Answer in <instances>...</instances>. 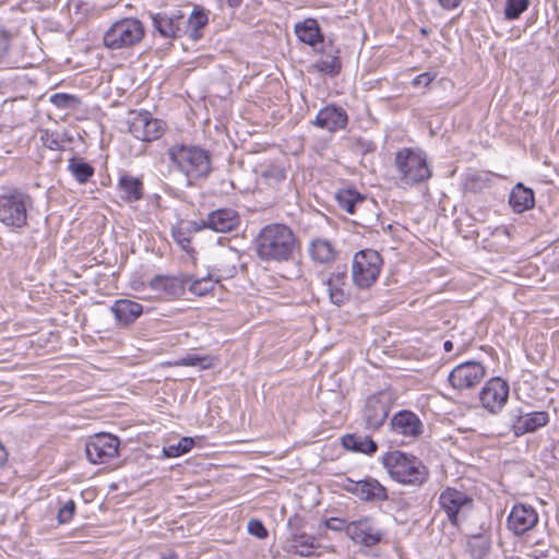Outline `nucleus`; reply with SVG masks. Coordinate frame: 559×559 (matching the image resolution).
I'll return each instance as SVG.
<instances>
[{
  "mask_svg": "<svg viewBox=\"0 0 559 559\" xmlns=\"http://www.w3.org/2000/svg\"><path fill=\"white\" fill-rule=\"evenodd\" d=\"M509 204L516 213H523L535 204L534 191L523 183H518L509 195Z\"/></svg>",
  "mask_w": 559,
  "mask_h": 559,
  "instance_id": "obj_32",
  "label": "nucleus"
},
{
  "mask_svg": "<svg viewBox=\"0 0 559 559\" xmlns=\"http://www.w3.org/2000/svg\"><path fill=\"white\" fill-rule=\"evenodd\" d=\"M346 534L355 544L365 547L378 545L384 536V533L376 526L373 519L370 516H362L349 522L346 527Z\"/></svg>",
  "mask_w": 559,
  "mask_h": 559,
  "instance_id": "obj_15",
  "label": "nucleus"
},
{
  "mask_svg": "<svg viewBox=\"0 0 559 559\" xmlns=\"http://www.w3.org/2000/svg\"><path fill=\"white\" fill-rule=\"evenodd\" d=\"M144 27L140 20L122 19L114 23L104 34V44L110 49L131 47L142 40Z\"/></svg>",
  "mask_w": 559,
  "mask_h": 559,
  "instance_id": "obj_9",
  "label": "nucleus"
},
{
  "mask_svg": "<svg viewBox=\"0 0 559 559\" xmlns=\"http://www.w3.org/2000/svg\"><path fill=\"white\" fill-rule=\"evenodd\" d=\"M116 190L124 203H135L144 198V183L141 177H135L128 171H121L116 185Z\"/></svg>",
  "mask_w": 559,
  "mask_h": 559,
  "instance_id": "obj_25",
  "label": "nucleus"
},
{
  "mask_svg": "<svg viewBox=\"0 0 559 559\" xmlns=\"http://www.w3.org/2000/svg\"><path fill=\"white\" fill-rule=\"evenodd\" d=\"M151 19L155 31L166 39L180 38L186 35V16L180 10L151 14Z\"/></svg>",
  "mask_w": 559,
  "mask_h": 559,
  "instance_id": "obj_16",
  "label": "nucleus"
},
{
  "mask_svg": "<svg viewBox=\"0 0 559 559\" xmlns=\"http://www.w3.org/2000/svg\"><path fill=\"white\" fill-rule=\"evenodd\" d=\"M111 311L119 324L129 325L143 313V306L130 299H118L111 306Z\"/></svg>",
  "mask_w": 559,
  "mask_h": 559,
  "instance_id": "obj_28",
  "label": "nucleus"
},
{
  "mask_svg": "<svg viewBox=\"0 0 559 559\" xmlns=\"http://www.w3.org/2000/svg\"><path fill=\"white\" fill-rule=\"evenodd\" d=\"M326 285L330 301L342 307L350 299V292L347 285V266H336V269L329 274L326 280L323 281Z\"/></svg>",
  "mask_w": 559,
  "mask_h": 559,
  "instance_id": "obj_21",
  "label": "nucleus"
},
{
  "mask_svg": "<svg viewBox=\"0 0 559 559\" xmlns=\"http://www.w3.org/2000/svg\"><path fill=\"white\" fill-rule=\"evenodd\" d=\"M335 200L340 209L348 214H355L357 207L367 203V197L354 188H341L335 192Z\"/></svg>",
  "mask_w": 559,
  "mask_h": 559,
  "instance_id": "obj_31",
  "label": "nucleus"
},
{
  "mask_svg": "<svg viewBox=\"0 0 559 559\" xmlns=\"http://www.w3.org/2000/svg\"><path fill=\"white\" fill-rule=\"evenodd\" d=\"M297 238L285 224L264 226L257 239L255 251L261 261L285 263L294 260Z\"/></svg>",
  "mask_w": 559,
  "mask_h": 559,
  "instance_id": "obj_1",
  "label": "nucleus"
},
{
  "mask_svg": "<svg viewBox=\"0 0 559 559\" xmlns=\"http://www.w3.org/2000/svg\"><path fill=\"white\" fill-rule=\"evenodd\" d=\"M261 182L270 188L276 189L286 179V170L278 165H269L262 169Z\"/></svg>",
  "mask_w": 559,
  "mask_h": 559,
  "instance_id": "obj_37",
  "label": "nucleus"
},
{
  "mask_svg": "<svg viewBox=\"0 0 559 559\" xmlns=\"http://www.w3.org/2000/svg\"><path fill=\"white\" fill-rule=\"evenodd\" d=\"M58 503L60 504V508L57 513L58 524L63 525L70 523L76 512L75 501L69 499L62 502L61 499H58Z\"/></svg>",
  "mask_w": 559,
  "mask_h": 559,
  "instance_id": "obj_42",
  "label": "nucleus"
},
{
  "mask_svg": "<svg viewBox=\"0 0 559 559\" xmlns=\"http://www.w3.org/2000/svg\"><path fill=\"white\" fill-rule=\"evenodd\" d=\"M120 440L111 433H96L85 443V454L93 464H104L119 454Z\"/></svg>",
  "mask_w": 559,
  "mask_h": 559,
  "instance_id": "obj_11",
  "label": "nucleus"
},
{
  "mask_svg": "<svg viewBox=\"0 0 559 559\" xmlns=\"http://www.w3.org/2000/svg\"><path fill=\"white\" fill-rule=\"evenodd\" d=\"M391 409L390 397L386 393L380 392L370 395L362 411V418L368 429H379L388 418Z\"/></svg>",
  "mask_w": 559,
  "mask_h": 559,
  "instance_id": "obj_19",
  "label": "nucleus"
},
{
  "mask_svg": "<svg viewBox=\"0 0 559 559\" xmlns=\"http://www.w3.org/2000/svg\"><path fill=\"white\" fill-rule=\"evenodd\" d=\"M341 487L366 503H382L389 499L388 489L371 476L359 480L347 477Z\"/></svg>",
  "mask_w": 559,
  "mask_h": 559,
  "instance_id": "obj_10",
  "label": "nucleus"
},
{
  "mask_svg": "<svg viewBox=\"0 0 559 559\" xmlns=\"http://www.w3.org/2000/svg\"><path fill=\"white\" fill-rule=\"evenodd\" d=\"M247 528H248L249 534H251L260 539L266 538L269 535V532H267L266 527L264 526V524L262 523V521L257 520V519H251L248 522Z\"/></svg>",
  "mask_w": 559,
  "mask_h": 559,
  "instance_id": "obj_46",
  "label": "nucleus"
},
{
  "mask_svg": "<svg viewBox=\"0 0 559 559\" xmlns=\"http://www.w3.org/2000/svg\"><path fill=\"white\" fill-rule=\"evenodd\" d=\"M528 0H507L504 15L508 20L519 19L527 10Z\"/></svg>",
  "mask_w": 559,
  "mask_h": 559,
  "instance_id": "obj_43",
  "label": "nucleus"
},
{
  "mask_svg": "<svg viewBox=\"0 0 559 559\" xmlns=\"http://www.w3.org/2000/svg\"><path fill=\"white\" fill-rule=\"evenodd\" d=\"M443 349L447 352V353H450L452 349H453V342L452 341H445L443 343Z\"/></svg>",
  "mask_w": 559,
  "mask_h": 559,
  "instance_id": "obj_53",
  "label": "nucleus"
},
{
  "mask_svg": "<svg viewBox=\"0 0 559 559\" xmlns=\"http://www.w3.org/2000/svg\"><path fill=\"white\" fill-rule=\"evenodd\" d=\"M50 102L58 108H73L79 104L78 97L66 93H56L51 95Z\"/></svg>",
  "mask_w": 559,
  "mask_h": 559,
  "instance_id": "obj_45",
  "label": "nucleus"
},
{
  "mask_svg": "<svg viewBox=\"0 0 559 559\" xmlns=\"http://www.w3.org/2000/svg\"><path fill=\"white\" fill-rule=\"evenodd\" d=\"M160 559H179V556L171 551L167 555H163Z\"/></svg>",
  "mask_w": 559,
  "mask_h": 559,
  "instance_id": "obj_54",
  "label": "nucleus"
},
{
  "mask_svg": "<svg viewBox=\"0 0 559 559\" xmlns=\"http://www.w3.org/2000/svg\"><path fill=\"white\" fill-rule=\"evenodd\" d=\"M68 170L72 177L81 185L86 183L95 173L94 167L79 156H72L69 159Z\"/></svg>",
  "mask_w": 559,
  "mask_h": 559,
  "instance_id": "obj_35",
  "label": "nucleus"
},
{
  "mask_svg": "<svg viewBox=\"0 0 559 559\" xmlns=\"http://www.w3.org/2000/svg\"><path fill=\"white\" fill-rule=\"evenodd\" d=\"M312 50L318 56V70H341L340 48L335 45L333 37H325L323 43H320Z\"/></svg>",
  "mask_w": 559,
  "mask_h": 559,
  "instance_id": "obj_26",
  "label": "nucleus"
},
{
  "mask_svg": "<svg viewBox=\"0 0 559 559\" xmlns=\"http://www.w3.org/2000/svg\"><path fill=\"white\" fill-rule=\"evenodd\" d=\"M489 185V179L485 174L474 171L466 174L463 182L465 191L478 193Z\"/></svg>",
  "mask_w": 559,
  "mask_h": 559,
  "instance_id": "obj_40",
  "label": "nucleus"
},
{
  "mask_svg": "<svg viewBox=\"0 0 559 559\" xmlns=\"http://www.w3.org/2000/svg\"><path fill=\"white\" fill-rule=\"evenodd\" d=\"M219 278H216L215 281L212 278V275L201 277V278H193L192 275H190V280L188 283V289L191 294L203 297L209 295L213 292L216 282H218Z\"/></svg>",
  "mask_w": 559,
  "mask_h": 559,
  "instance_id": "obj_38",
  "label": "nucleus"
},
{
  "mask_svg": "<svg viewBox=\"0 0 559 559\" xmlns=\"http://www.w3.org/2000/svg\"><path fill=\"white\" fill-rule=\"evenodd\" d=\"M381 463L394 481L405 486L421 487L430 476L429 468L419 457L400 450L384 453Z\"/></svg>",
  "mask_w": 559,
  "mask_h": 559,
  "instance_id": "obj_2",
  "label": "nucleus"
},
{
  "mask_svg": "<svg viewBox=\"0 0 559 559\" xmlns=\"http://www.w3.org/2000/svg\"><path fill=\"white\" fill-rule=\"evenodd\" d=\"M127 124L130 134L142 142H153L160 139L167 129L164 120L153 117L147 110H130Z\"/></svg>",
  "mask_w": 559,
  "mask_h": 559,
  "instance_id": "obj_8",
  "label": "nucleus"
},
{
  "mask_svg": "<svg viewBox=\"0 0 559 559\" xmlns=\"http://www.w3.org/2000/svg\"><path fill=\"white\" fill-rule=\"evenodd\" d=\"M438 503L452 526H459L474 509L473 497L454 487H445L439 495Z\"/></svg>",
  "mask_w": 559,
  "mask_h": 559,
  "instance_id": "obj_7",
  "label": "nucleus"
},
{
  "mask_svg": "<svg viewBox=\"0 0 559 559\" xmlns=\"http://www.w3.org/2000/svg\"><path fill=\"white\" fill-rule=\"evenodd\" d=\"M436 74H437V72H435L433 75H431V72H421L419 75H417L416 78L413 79L412 85L413 86H419V85L427 86L435 80Z\"/></svg>",
  "mask_w": 559,
  "mask_h": 559,
  "instance_id": "obj_49",
  "label": "nucleus"
},
{
  "mask_svg": "<svg viewBox=\"0 0 559 559\" xmlns=\"http://www.w3.org/2000/svg\"><path fill=\"white\" fill-rule=\"evenodd\" d=\"M227 1V4L230 7V8H239L242 3V0H226Z\"/></svg>",
  "mask_w": 559,
  "mask_h": 559,
  "instance_id": "obj_52",
  "label": "nucleus"
},
{
  "mask_svg": "<svg viewBox=\"0 0 559 559\" xmlns=\"http://www.w3.org/2000/svg\"><path fill=\"white\" fill-rule=\"evenodd\" d=\"M40 140L45 147L52 151H63L66 150V143L72 142V138L67 132L60 133L49 130L41 133Z\"/></svg>",
  "mask_w": 559,
  "mask_h": 559,
  "instance_id": "obj_36",
  "label": "nucleus"
},
{
  "mask_svg": "<svg viewBox=\"0 0 559 559\" xmlns=\"http://www.w3.org/2000/svg\"><path fill=\"white\" fill-rule=\"evenodd\" d=\"M294 33L300 43L310 46L312 49H316L325 38L318 20L313 17L297 22L294 25Z\"/></svg>",
  "mask_w": 559,
  "mask_h": 559,
  "instance_id": "obj_27",
  "label": "nucleus"
},
{
  "mask_svg": "<svg viewBox=\"0 0 559 559\" xmlns=\"http://www.w3.org/2000/svg\"><path fill=\"white\" fill-rule=\"evenodd\" d=\"M167 156L178 171L190 180L205 179L212 173L210 151L193 144H174Z\"/></svg>",
  "mask_w": 559,
  "mask_h": 559,
  "instance_id": "obj_3",
  "label": "nucleus"
},
{
  "mask_svg": "<svg viewBox=\"0 0 559 559\" xmlns=\"http://www.w3.org/2000/svg\"><path fill=\"white\" fill-rule=\"evenodd\" d=\"M510 386L507 380L500 377L490 378L479 392L481 406L490 414H498L507 404Z\"/></svg>",
  "mask_w": 559,
  "mask_h": 559,
  "instance_id": "obj_12",
  "label": "nucleus"
},
{
  "mask_svg": "<svg viewBox=\"0 0 559 559\" xmlns=\"http://www.w3.org/2000/svg\"><path fill=\"white\" fill-rule=\"evenodd\" d=\"M211 362L209 357H202L194 354H189L174 362V366H190L197 367L199 366L201 369H206L211 367Z\"/></svg>",
  "mask_w": 559,
  "mask_h": 559,
  "instance_id": "obj_44",
  "label": "nucleus"
},
{
  "mask_svg": "<svg viewBox=\"0 0 559 559\" xmlns=\"http://www.w3.org/2000/svg\"><path fill=\"white\" fill-rule=\"evenodd\" d=\"M391 429L404 437L418 438L424 431L420 418L412 411H399L391 418Z\"/></svg>",
  "mask_w": 559,
  "mask_h": 559,
  "instance_id": "obj_23",
  "label": "nucleus"
},
{
  "mask_svg": "<svg viewBox=\"0 0 559 559\" xmlns=\"http://www.w3.org/2000/svg\"><path fill=\"white\" fill-rule=\"evenodd\" d=\"M294 522H301L299 518H290L288 520V525L292 530L289 537L287 538V547L286 550L290 554L298 555L300 557H314L318 556L316 554V549L320 547L318 539L316 536L307 534L301 531L298 526L294 527Z\"/></svg>",
  "mask_w": 559,
  "mask_h": 559,
  "instance_id": "obj_18",
  "label": "nucleus"
},
{
  "mask_svg": "<svg viewBox=\"0 0 559 559\" xmlns=\"http://www.w3.org/2000/svg\"><path fill=\"white\" fill-rule=\"evenodd\" d=\"M347 524L348 523H346V521L344 519L330 518V519L324 520L322 522L321 526H323L325 530H331V531H335V532H342V531L346 532Z\"/></svg>",
  "mask_w": 559,
  "mask_h": 559,
  "instance_id": "obj_47",
  "label": "nucleus"
},
{
  "mask_svg": "<svg viewBox=\"0 0 559 559\" xmlns=\"http://www.w3.org/2000/svg\"><path fill=\"white\" fill-rule=\"evenodd\" d=\"M190 280V274L178 273L176 275L157 274L148 281V287L173 299L185 295Z\"/></svg>",
  "mask_w": 559,
  "mask_h": 559,
  "instance_id": "obj_20",
  "label": "nucleus"
},
{
  "mask_svg": "<svg viewBox=\"0 0 559 559\" xmlns=\"http://www.w3.org/2000/svg\"><path fill=\"white\" fill-rule=\"evenodd\" d=\"M383 259L373 249H362L355 253L352 263V281L358 289H368L376 284L381 273Z\"/></svg>",
  "mask_w": 559,
  "mask_h": 559,
  "instance_id": "obj_6",
  "label": "nucleus"
},
{
  "mask_svg": "<svg viewBox=\"0 0 559 559\" xmlns=\"http://www.w3.org/2000/svg\"><path fill=\"white\" fill-rule=\"evenodd\" d=\"M191 231L193 230V226L189 223V228H183L181 226H175L171 230V236L174 241L188 254L194 253V249L191 246Z\"/></svg>",
  "mask_w": 559,
  "mask_h": 559,
  "instance_id": "obj_39",
  "label": "nucleus"
},
{
  "mask_svg": "<svg viewBox=\"0 0 559 559\" xmlns=\"http://www.w3.org/2000/svg\"><path fill=\"white\" fill-rule=\"evenodd\" d=\"M33 207L32 197L16 187L0 191V223L12 229H23L28 225V210Z\"/></svg>",
  "mask_w": 559,
  "mask_h": 559,
  "instance_id": "obj_4",
  "label": "nucleus"
},
{
  "mask_svg": "<svg viewBox=\"0 0 559 559\" xmlns=\"http://www.w3.org/2000/svg\"><path fill=\"white\" fill-rule=\"evenodd\" d=\"M9 457V453L5 449V447L0 441V468L4 467L7 465Z\"/></svg>",
  "mask_w": 559,
  "mask_h": 559,
  "instance_id": "obj_51",
  "label": "nucleus"
},
{
  "mask_svg": "<svg viewBox=\"0 0 559 559\" xmlns=\"http://www.w3.org/2000/svg\"><path fill=\"white\" fill-rule=\"evenodd\" d=\"M314 126L329 132L345 129L348 116L345 109L336 105H328L319 110L313 121Z\"/></svg>",
  "mask_w": 559,
  "mask_h": 559,
  "instance_id": "obj_24",
  "label": "nucleus"
},
{
  "mask_svg": "<svg viewBox=\"0 0 559 559\" xmlns=\"http://www.w3.org/2000/svg\"><path fill=\"white\" fill-rule=\"evenodd\" d=\"M10 46V35L9 33L0 27V62L7 56Z\"/></svg>",
  "mask_w": 559,
  "mask_h": 559,
  "instance_id": "obj_48",
  "label": "nucleus"
},
{
  "mask_svg": "<svg viewBox=\"0 0 559 559\" xmlns=\"http://www.w3.org/2000/svg\"><path fill=\"white\" fill-rule=\"evenodd\" d=\"M195 444L193 438L182 437L177 444L164 447L163 452L166 457H178L191 451Z\"/></svg>",
  "mask_w": 559,
  "mask_h": 559,
  "instance_id": "obj_41",
  "label": "nucleus"
},
{
  "mask_svg": "<svg viewBox=\"0 0 559 559\" xmlns=\"http://www.w3.org/2000/svg\"><path fill=\"white\" fill-rule=\"evenodd\" d=\"M394 164L400 179L406 185H416L428 180L432 171L427 156L420 150L403 147L395 153Z\"/></svg>",
  "mask_w": 559,
  "mask_h": 559,
  "instance_id": "obj_5",
  "label": "nucleus"
},
{
  "mask_svg": "<svg viewBox=\"0 0 559 559\" xmlns=\"http://www.w3.org/2000/svg\"><path fill=\"white\" fill-rule=\"evenodd\" d=\"M342 444L346 450L357 453L372 455L378 450V444L370 437H361L357 435H345L342 438Z\"/></svg>",
  "mask_w": 559,
  "mask_h": 559,
  "instance_id": "obj_33",
  "label": "nucleus"
},
{
  "mask_svg": "<svg viewBox=\"0 0 559 559\" xmlns=\"http://www.w3.org/2000/svg\"><path fill=\"white\" fill-rule=\"evenodd\" d=\"M443 10H455L464 0H436Z\"/></svg>",
  "mask_w": 559,
  "mask_h": 559,
  "instance_id": "obj_50",
  "label": "nucleus"
},
{
  "mask_svg": "<svg viewBox=\"0 0 559 559\" xmlns=\"http://www.w3.org/2000/svg\"><path fill=\"white\" fill-rule=\"evenodd\" d=\"M491 549V538L487 534L472 535L466 545V550L472 559H484Z\"/></svg>",
  "mask_w": 559,
  "mask_h": 559,
  "instance_id": "obj_34",
  "label": "nucleus"
},
{
  "mask_svg": "<svg viewBox=\"0 0 559 559\" xmlns=\"http://www.w3.org/2000/svg\"><path fill=\"white\" fill-rule=\"evenodd\" d=\"M194 231L210 228L216 233H229L236 230L240 224V216L234 209L223 207L212 211L205 219L190 222Z\"/></svg>",
  "mask_w": 559,
  "mask_h": 559,
  "instance_id": "obj_14",
  "label": "nucleus"
},
{
  "mask_svg": "<svg viewBox=\"0 0 559 559\" xmlns=\"http://www.w3.org/2000/svg\"><path fill=\"white\" fill-rule=\"evenodd\" d=\"M486 376L485 366L475 360L457 365L449 373L448 380L457 391L469 390L478 385Z\"/></svg>",
  "mask_w": 559,
  "mask_h": 559,
  "instance_id": "obj_13",
  "label": "nucleus"
},
{
  "mask_svg": "<svg viewBox=\"0 0 559 559\" xmlns=\"http://www.w3.org/2000/svg\"><path fill=\"white\" fill-rule=\"evenodd\" d=\"M326 73L330 74L331 76H334L335 74H338L340 72L331 71V72H326Z\"/></svg>",
  "mask_w": 559,
  "mask_h": 559,
  "instance_id": "obj_56",
  "label": "nucleus"
},
{
  "mask_svg": "<svg viewBox=\"0 0 559 559\" xmlns=\"http://www.w3.org/2000/svg\"><path fill=\"white\" fill-rule=\"evenodd\" d=\"M534 557L535 558L547 557V554L544 551L538 552V550H535Z\"/></svg>",
  "mask_w": 559,
  "mask_h": 559,
  "instance_id": "obj_55",
  "label": "nucleus"
},
{
  "mask_svg": "<svg viewBox=\"0 0 559 559\" xmlns=\"http://www.w3.org/2000/svg\"><path fill=\"white\" fill-rule=\"evenodd\" d=\"M507 523L515 535H523L538 523V514L533 507L518 503L513 506Z\"/></svg>",
  "mask_w": 559,
  "mask_h": 559,
  "instance_id": "obj_22",
  "label": "nucleus"
},
{
  "mask_svg": "<svg viewBox=\"0 0 559 559\" xmlns=\"http://www.w3.org/2000/svg\"><path fill=\"white\" fill-rule=\"evenodd\" d=\"M511 429L515 437L535 432L549 423V414L545 411L524 414L522 408L512 409L509 413Z\"/></svg>",
  "mask_w": 559,
  "mask_h": 559,
  "instance_id": "obj_17",
  "label": "nucleus"
},
{
  "mask_svg": "<svg viewBox=\"0 0 559 559\" xmlns=\"http://www.w3.org/2000/svg\"><path fill=\"white\" fill-rule=\"evenodd\" d=\"M209 11L200 5H194L192 12L186 17V35L191 40L198 41L203 37L202 29L209 24Z\"/></svg>",
  "mask_w": 559,
  "mask_h": 559,
  "instance_id": "obj_29",
  "label": "nucleus"
},
{
  "mask_svg": "<svg viewBox=\"0 0 559 559\" xmlns=\"http://www.w3.org/2000/svg\"><path fill=\"white\" fill-rule=\"evenodd\" d=\"M308 252L310 258L321 264H329L333 262L337 255V250L334 245L323 238H313L310 241Z\"/></svg>",
  "mask_w": 559,
  "mask_h": 559,
  "instance_id": "obj_30",
  "label": "nucleus"
}]
</instances>
